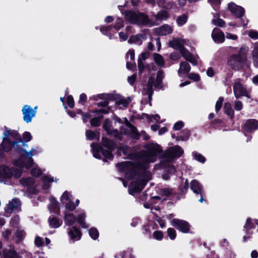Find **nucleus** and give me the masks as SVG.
<instances>
[{
  "label": "nucleus",
  "mask_w": 258,
  "mask_h": 258,
  "mask_svg": "<svg viewBox=\"0 0 258 258\" xmlns=\"http://www.w3.org/2000/svg\"><path fill=\"white\" fill-rule=\"evenodd\" d=\"M135 51L133 49H130L126 54V59L130 61H134Z\"/></svg>",
  "instance_id": "obj_50"
},
{
  "label": "nucleus",
  "mask_w": 258,
  "mask_h": 258,
  "mask_svg": "<svg viewBox=\"0 0 258 258\" xmlns=\"http://www.w3.org/2000/svg\"><path fill=\"white\" fill-rule=\"evenodd\" d=\"M248 36L252 39H258V32L254 30H250L248 32Z\"/></svg>",
  "instance_id": "obj_57"
},
{
  "label": "nucleus",
  "mask_w": 258,
  "mask_h": 258,
  "mask_svg": "<svg viewBox=\"0 0 258 258\" xmlns=\"http://www.w3.org/2000/svg\"><path fill=\"white\" fill-rule=\"evenodd\" d=\"M21 151L20 158L15 162L13 166H0V181H2L4 179L12 177L19 178L22 173L23 167H25L28 169L34 164L31 157L41 152L40 150L34 148L32 149L30 152L22 149Z\"/></svg>",
  "instance_id": "obj_2"
},
{
  "label": "nucleus",
  "mask_w": 258,
  "mask_h": 258,
  "mask_svg": "<svg viewBox=\"0 0 258 258\" xmlns=\"http://www.w3.org/2000/svg\"><path fill=\"white\" fill-rule=\"evenodd\" d=\"M190 66L186 61H182L180 63V67L178 71V74L180 77H185L189 73Z\"/></svg>",
  "instance_id": "obj_18"
},
{
  "label": "nucleus",
  "mask_w": 258,
  "mask_h": 258,
  "mask_svg": "<svg viewBox=\"0 0 258 258\" xmlns=\"http://www.w3.org/2000/svg\"><path fill=\"white\" fill-rule=\"evenodd\" d=\"M112 27L111 26H101L100 30V31L104 35H108L110 37V38H111V37L110 36V31L112 30Z\"/></svg>",
  "instance_id": "obj_42"
},
{
  "label": "nucleus",
  "mask_w": 258,
  "mask_h": 258,
  "mask_svg": "<svg viewBox=\"0 0 258 258\" xmlns=\"http://www.w3.org/2000/svg\"><path fill=\"white\" fill-rule=\"evenodd\" d=\"M153 236L156 239L160 240L163 238V233L160 231H156L153 233Z\"/></svg>",
  "instance_id": "obj_54"
},
{
  "label": "nucleus",
  "mask_w": 258,
  "mask_h": 258,
  "mask_svg": "<svg viewBox=\"0 0 258 258\" xmlns=\"http://www.w3.org/2000/svg\"><path fill=\"white\" fill-rule=\"evenodd\" d=\"M136 67V64L134 61H130V60H127L126 61V68L128 70H132Z\"/></svg>",
  "instance_id": "obj_62"
},
{
  "label": "nucleus",
  "mask_w": 258,
  "mask_h": 258,
  "mask_svg": "<svg viewBox=\"0 0 258 258\" xmlns=\"http://www.w3.org/2000/svg\"><path fill=\"white\" fill-rule=\"evenodd\" d=\"M68 234L71 239L74 241L79 240L81 236L80 230L75 227L72 229H69Z\"/></svg>",
  "instance_id": "obj_22"
},
{
  "label": "nucleus",
  "mask_w": 258,
  "mask_h": 258,
  "mask_svg": "<svg viewBox=\"0 0 258 258\" xmlns=\"http://www.w3.org/2000/svg\"><path fill=\"white\" fill-rule=\"evenodd\" d=\"M168 17V13L166 11L162 10L157 14L155 18L157 21H162L166 20Z\"/></svg>",
  "instance_id": "obj_33"
},
{
  "label": "nucleus",
  "mask_w": 258,
  "mask_h": 258,
  "mask_svg": "<svg viewBox=\"0 0 258 258\" xmlns=\"http://www.w3.org/2000/svg\"><path fill=\"white\" fill-rule=\"evenodd\" d=\"M142 35H133L130 37V39L128 40V43H135L137 45H141L142 43V40L141 39Z\"/></svg>",
  "instance_id": "obj_31"
},
{
  "label": "nucleus",
  "mask_w": 258,
  "mask_h": 258,
  "mask_svg": "<svg viewBox=\"0 0 258 258\" xmlns=\"http://www.w3.org/2000/svg\"><path fill=\"white\" fill-rule=\"evenodd\" d=\"M103 128L108 135H112L118 139H121L122 134L128 135L135 139H138L139 134L137 128L130 123L126 124L124 126L121 128L120 133L116 130H113L111 127V122L109 119H106L103 124Z\"/></svg>",
  "instance_id": "obj_4"
},
{
  "label": "nucleus",
  "mask_w": 258,
  "mask_h": 258,
  "mask_svg": "<svg viewBox=\"0 0 258 258\" xmlns=\"http://www.w3.org/2000/svg\"><path fill=\"white\" fill-rule=\"evenodd\" d=\"M155 32L158 35L163 36L171 34L173 32V29L170 25L166 24L155 29Z\"/></svg>",
  "instance_id": "obj_19"
},
{
  "label": "nucleus",
  "mask_w": 258,
  "mask_h": 258,
  "mask_svg": "<svg viewBox=\"0 0 258 258\" xmlns=\"http://www.w3.org/2000/svg\"><path fill=\"white\" fill-rule=\"evenodd\" d=\"M17 135V133L11 130H6L3 134V141L2 143V146L3 150L4 152L10 151L13 147H14L15 151L21 152V149L18 147V144L19 143H22L23 146H27L26 144L22 142L20 140V142H17L13 141V139H15V137Z\"/></svg>",
  "instance_id": "obj_6"
},
{
  "label": "nucleus",
  "mask_w": 258,
  "mask_h": 258,
  "mask_svg": "<svg viewBox=\"0 0 258 258\" xmlns=\"http://www.w3.org/2000/svg\"><path fill=\"white\" fill-rule=\"evenodd\" d=\"M86 135L88 140H92L94 139H98L99 138V134L95 133L90 130H87L86 132Z\"/></svg>",
  "instance_id": "obj_38"
},
{
  "label": "nucleus",
  "mask_w": 258,
  "mask_h": 258,
  "mask_svg": "<svg viewBox=\"0 0 258 258\" xmlns=\"http://www.w3.org/2000/svg\"><path fill=\"white\" fill-rule=\"evenodd\" d=\"M42 179L43 181V184L42 188L43 190H45V192H48V190L50 187V183L52 182H56L58 179L57 178H54L53 177L48 175H43L42 176Z\"/></svg>",
  "instance_id": "obj_16"
},
{
  "label": "nucleus",
  "mask_w": 258,
  "mask_h": 258,
  "mask_svg": "<svg viewBox=\"0 0 258 258\" xmlns=\"http://www.w3.org/2000/svg\"><path fill=\"white\" fill-rule=\"evenodd\" d=\"M16 241L18 242L21 241L25 236V232L24 230L18 229L15 234Z\"/></svg>",
  "instance_id": "obj_39"
},
{
  "label": "nucleus",
  "mask_w": 258,
  "mask_h": 258,
  "mask_svg": "<svg viewBox=\"0 0 258 258\" xmlns=\"http://www.w3.org/2000/svg\"><path fill=\"white\" fill-rule=\"evenodd\" d=\"M4 256V258H18L17 253L14 249L5 250Z\"/></svg>",
  "instance_id": "obj_37"
},
{
  "label": "nucleus",
  "mask_w": 258,
  "mask_h": 258,
  "mask_svg": "<svg viewBox=\"0 0 258 258\" xmlns=\"http://www.w3.org/2000/svg\"><path fill=\"white\" fill-rule=\"evenodd\" d=\"M131 101V100L130 98H120L116 102V104L120 109H123L128 105Z\"/></svg>",
  "instance_id": "obj_26"
},
{
  "label": "nucleus",
  "mask_w": 258,
  "mask_h": 258,
  "mask_svg": "<svg viewBox=\"0 0 258 258\" xmlns=\"http://www.w3.org/2000/svg\"><path fill=\"white\" fill-rule=\"evenodd\" d=\"M37 107L36 106L33 109L31 106L24 105L22 109L23 119L27 123L31 122L32 118L35 117Z\"/></svg>",
  "instance_id": "obj_12"
},
{
  "label": "nucleus",
  "mask_w": 258,
  "mask_h": 258,
  "mask_svg": "<svg viewBox=\"0 0 258 258\" xmlns=\"http://www.w3.org/2000/svg\"><path fill=\"white\" fill-rule=\"evenodd\" d=\"M85 214L84 213H82L78 215L77 218L78 223L82 226V227L84 228H87L88 227L85 222Z\"/></svg>",
  "instance_id": "obj_36"
},
{
  "label": "nucleus",
  "mask_w": 258,
  "mask_h": 258,
  "mask_svg": "<svg viewBox=\"0 0 258 258\" xmlns=\"http://www.w3.org/2000/svg\"><path fill=\"white\" fill-rule=\"evenodd\" d=\"M108 112V110L107 109H101L89 112L83 115V120L84 122H86L89 119L91 118L90 120L91 125L97 126L100 125L101 120L103 118L102 113L106 114Z\"/></svg>",
  "instance_id": "obj_9"
},
{
  "label": "nucleus",
  "mask_w": 258,
  "mask_h": 258,
  "mask_svg": "<svg viewBox=\"0 0 258 258\" xmlns=\"http://www.w3.org/2000/svg\"><path fill=\"white\" fill-rule=\"evenodd\" d=\"M163 77V72L162 71H159L158 72L156 81H155L154 78L151 77L149 79L148 84L144 87L142 93L144 95L148 96L150 101L153 92V87H158L162 82Z\"/></svg>",
  "instance_id": "obj_10"
},
{
  "label": "nucleus",
  "mask_w": 258,
  "mask_h": 258,
  "mask_svg": "<svg viewBox=\"0 0 258 258\" xmlns=\"http://www.w3.org/2000/svg\"><path fill=\"white\" fill-rule=\"evenodd\" d=\"M188 78L191 79L195 81H198L200 80V76L197 74L195 73H191L188 75Z\"/></svg>",
  "instance_id": "obj_60"
},
{
  "label": "nucleus",
  "mask_w": 258,
  "mask_h": 258,
  "mask_svg": "<svg viewBox=\"0 0 258 258\" xmlns=\"http://www.w3.org/2000/svg\"><path fill=\"white\" fill-rule=\"evenodd\" d=\"M156 2L159 7L164 8L167 9H171L174 6L173 2H166L165 0H156Z\"/></svg>",
  "instance_id": "obj_28"
},
{
  "label": "nucleus",
  "mask_w": 258,
  "mask_h": 258,
  "mask_svg": "<svg viewBox=\"0 0 258 258\" xmlns=\"http://www.w3.org/2000/svg\"><path fill=\"white\" fill-rule=\"evenodd\" d=\"M21 203L19 199H14L6 206L5 213L9 216L13 212H18L21 211Z\"/></svg>",
  "instance_id": "obj_11"
},
{
  "label": "nucleus",
  "mask_w": 258,
  "mask_h": 258,
  "mask_svg": "<svg viewBox=\"0 0 258 258\" xmlns=\"http://www.w3.org/2000/svg\"><path fill=\"white\" fill-rule=\"evenodd\" d=\"M123 26V21L119 18H117L116 20L115 24L114 26V28L116 31H118Z\"/></svg>",
  "instance_id": "obj_44"
},
{
  "label": "nucleus",
  "mask_w": 258,
  "mask_h": 258,
  "mask_svg": "<svg viewBox=\"0 0 258 258\" xmlns=\"http://www.w3.org/2000/svg\"><path fill=\"white\" fill-rule=\"evenodd\" d=\"M212 37L213 40L216 43H223L225 40L224 33L217 28L213 29L212 33Z\"/></svg>",
  "instance_id": "obj_17"
},
{
  "label": "nucleus",
  "mask_w": 258,
  "mask_h": 258,
  "mask_svg": "<svg viewBox=\"0 0 258 258\" xmlns=\"http://www.w3.org/2000/svg\"><path fill=\"white\" fill-rule=\"evenodd\" d=\"M31 173L33 176L37 177L42 174V172L39 167H35L32 169Z\"/></svg>",
  "instance_id": "obj_51"
},
{
  "label": "nucleus",
  "mask_w": 258,
  "mask_h": 258,
  "mask_svg": "<svg viewBox=\"0 0 258 258\" xmlns=\"http://www.w3.org/2000/svg\"><path fill=\"white\" fill-rule=\"evenodd\" d=\"M130 150L131 149L128 147L126 146H122L119 149V152L120 153V152H122L124 155H126L128 157H131V156L129 155Z\"/></svg>",
  "instance_id": "obj_45"
},
{
  "label": "nucleus",
  "mask_w": 258,
  "mask_h": 258,
  "mask_svg": "<svg viewBox=\"0 0 258 258\" xmlns=\"http://www.w3.org/2000/svg\"><path fill=\"white\" fill-rule=\"evenodd\" d=\"M183 126V123L182 121H179L175 123L174 125V129L175 130H179Z\"/></svg>",
  "instance_id": "obj_63"
},
{
  "label": "nucleus",
  "mask_w": 258,
  "mask_h": 258,
  "mask_svg": "<svg viewBox=\"0 0 258 258\" xmlns=\"http://www.w3.org/2000/svg\"><path fill=\"white\" fill-rule=\"evenodd\" d=\"M233 91L237 99L243 96L250 98L246 88L239 82L237 81L235 83L233 86Z\"/></svg>",
  "instance_id": "obj_14"
},
{
  "label": "nucleus",
  "mask_w": 258,
  "mask_h": 258,
  "mask_svg": "<svg viewBox=\"0 0 258 258\" xmlns=\"http://www.w3.org/2000/svg\"><path fill=\"white\" fill-rule=\"evenodd\" d=\"M258 121L255 119H249L244 125V130L248 132H251L257 130Z\"/></svg>",
  "instance_id": "obj_20"
},
{
  "label": "nucleus",
  "mask_w": 258,
  "mask_h": 258,
  "mask_svg": "<svg viewBox=\"0 0 258 258\" xmlns=\"http://www.w3.org/2000/svg\"><path fill=\"white\" fill-rule=\"evenodd\" d=\"M237 51V53L231 54L227 60L228 66L235 71L242 69L247 60L246 53L243 47H241Z\"/></svg>",
  "instance_id": "obj_8"
},
{
  "label": "nucleus",
  "mask_w": 258,
  "mask_h": 258,
  "mask_svg": "<svg viewBox=\"0 0 258 258\" xmlns=\"http://www.w3.org/2000/svg\"><path fill=\"white\" fill-rule=\"evenodd\" d=\"M252 60L254 66L258 67V43L252 51Z\"/></svg>",
  "instance_id": "obj_34"
},
{
  "label": "nucleus",
  "mask_w": 258,
  "mask_h": 258,
  "mask_svg": "<svg viewBox=\"0 0 258 258\" xmlns=\"http://www.w3.org/2000/svg\"><path fill=\"white\" fill-rule=\"evenodd\" d=\"M146 117L150 121H153L152 119H154L156 121L159 122V120L160 119V117L158 114H155L154 115H150L149 114H145Z\"/></svg>",
  "instance_id": "obj_52"
},
{
  "label": "nucleus",
  "mask_w": 258,
  "mask_h": 258,
  "mask_svg": "<svg viewBox=\"0 0 258 258\" xmlns=\"http://www.w3.org/2000/svg\"><path fill=\"white\" fill-rule=\"evenodd\" d=\"M67 102L68 105L70 108H73L74 107V101L72 96H68L67 99Z\"/></svg>",
  "instance_id": "obj_56"
},
{
  "label": "nucleus",
  "mask_w": 258,
  "mask_h": 258,
  "mask_svg": "<svg viewBox=\"0 0 258 258\" xmlns=\"http://www.w3.org/2000/svg\"><path fill=\"white\" fill-rule=\"evenodd\" d=\"M167 234L169 238L171 240H174L176 236V233L175 230L172 228H169L167 229Z\"/></svg>",
  "instance_id": "obj_49"
},
{
  "label": "nucleus",
  "mask_w": 258,
  "mask_h": 258,
  "mask_svg": "<svg viewBox=\"0 0 258 258\" xmlns=\"http://www.w3.org/2000/svg\"><path fill=\"white\" fill-rule=\"evenodd\" d=\"M220 15L218 14L214 15V18L212 20V24L215 26L223 27L225 25V22L219 18Z\"/></svg>",
  "instance_id": "obj_27"
},
{
  "label": "nucleus",
  "mask_w": 258,
  "mask_h": 258,
  "mask_svg": "<svg viewBox=\"0 0 258 258\" xmlns=\"http://www.w3.org/2000/svg\"><path fill=\"white\" fill-rule=\"evenodd\" d=\"M149 55V54L148 52H143L141 54V55H140V56L138 58V63L139 72L140 73H142L143 70L144 68L143 60L146 59L148 57Z\"/></svg>",
  "instance_id": "obj_25"
},
{
  "label": "nucleus",
  "mask_w": 258,
  "mask_h": 258,
  "mask_svg": "<svg viewBox=\"0 0 258 258\" xmlns=\"http://www.w3.org/2000/svg\"><path fill=\"white\" fill-rule=\"evenodd\" d=\"M154 60L159 66L162 67L164 64V60L163 57L159 54L156 53L154 55Z\"/></svg>",
  "instance_id": "obj_40"
},
{
  "label": "nucleus",
  "mask_w": 258,
  "mask_h": 258,
  "mask_svg": "<svg viewBox=\"0 0 258 258\" xmlns=\"http://www.w3.org/2000/svg\"><path fill=\"white\" fill-rule=\"evenodd\" d=\"M90 236L93 239H96L99 235V232L96 228H91L89 231Z\"/></svg>",
  "instance_id": "obj_46"
},
{
  "label": "nucleus",
  "mask_w": 258,
  "mask_h": 258,
  "mask_svg": "<svg viewBox=\"0 0 258 258\" xmlns=\"http://www.w3.org/2000/svg\"><path fill=\"white\" fill-rule=\"evenodd\" d=\"M225 112L230 117H233L234 116V111L233 110L231 105L229 102H226L224 104Z\"/></svg>",
  "instance_id": "obj_35"
},
{
  "label": "nucleus",
  "mask_w": 258,
  "mask_h": 258,
  "mask_svg": "<svg viewBox=\"0 0 258 258\" xmlns=\"http://www.w3.org/2000/svg\"><path fill=\"white\" fill-rule=\"evenodd\" d=\"M126 20L134 24L152 27L156 23L150 20L148 16L139 12L127 11L124 14Z\"/></svg>",
  "instance_id": "obj_7"
},
{
  "label": "nucleus",
  "mask_w": 258,
  "mask_h": 258,
  "mask_svg": "<svg viewBox=\"0 0 258 258\" xmlns=\"http://www.w3.org/2000/svg\"><path fill=\"white\" fill-rule=\"evenodd\" d=\"M147 152H140L136 162V164L131 161H125L118 164L116 166L120 172L124 174L128 179L136 178L128 187L129 193L134 195L140 192L144 187L147 182L151 179V174L146 170L148 164L154 162L157 158H160L161 166L167 168L170 173H174L175 168L170 164L166 165V162H169L174 158L179 157L183 153V149L179 146L169 148L162 153L161 147L157 144L151 143L147 145Z\"/></svg>",
  "instance_id": "obj_1"
},
{
  "label": "nucleus",
  "mask_w": 258,
  "mask_h": 258,
  "mask_svg": "<svg viewBox=\"0 0 258 258\" xmlns=\"http://www.w3.org/2000/svg\"><path fill=\"white\" fill-rule=\"evenodd\" d=\"M19 222V218L18 216H15L10 221V226L12 227H17Z\"/></svg>",
  "instance_id": "obj_48"
},
{
  "label": "nucleus",
  "mask_w": 258,
  "mask_h": 258,
  "mask_svg": "<svg viewBox=\"0 0 258 258\" xmlns=\"http://www.w3.org/2000/svg\"><path fill=\"white\" fill-rule=\"evenodd\" d=\"M188 40L181 38H174L169 42V45L175 49L179 50L182 56L192 65L198 64L199 58L198 55H194L184 48Z\"/></svg>",
  "instance_id": "obj_5"
},
{
  "label": "nucleus",
  "mask_w": 258,
  "mask_h": 258,
  "mask_svg": "<svg viewBox=\"0 0 258 258\" xmlns=\"http://www.w3.org/2000/svg\"><path fill=\"white\" fill-rule=\"evenodd\" d=\"M48 222L49 226L53 228H57L59 227L61 224V222H60L56 218L53 217H49L48 219Z\"/></svg>",
  "instance_id": "obj_30"
},
{
  "label": "nucleus",
  "mask_w": 258,
  "mask_h": 258,
  "mask_svg": "<svg viewBox=\"0 0 258 258\" xmlns=\"http://www.w3.org/2000/svg\"><path fill=\"white\" fill-rule=\"evenodd\" d=\"M102 142L103 147H100L97 144L95 143L92 144L91 148L93 156L96 158L100 159L101 155L100 152H101L104 156V161H107L108 160H112L113 155L112 152L115 148V143L105 138H102Z\"/></svg>",
  "instance_id": "obj_3"
},
{
  "label": "nucleus",
  "mask_w": 258,
  "mask_h": 258,
  "mask_svg": "<svg viewBox=\"0 0 258 258\" xmlns=\"http://www.w3.org/2000/svg\"><path fill=\"white\" fill-rule=\"evenodd\" d=\"M192 154L196 160L202 163L205 162L206 159L202 154L195 151L193 152Z\"/></svg>",
  "instance_id": "obj_41"
},
{
  "label": "nucleus",
  "mask_w": 258,
  "mask_h": 258,
  "mask_svg": "<svg viewBox=\"0 0 258 258\" xmlns=\"http://www.w3.org/2000/svg\"><path fill=\"white\" fill-rule=\"evenodd\" d=\"M187 20V16L186 15L183 14L177 18L176 22L179 26H182L186 22Z\"/></svg>",
  "instance_id": "obj_43"
},
{
  "label": "nucleus",
  "mask_w": 258,
  "mask_h": 258,
  "mask_svg": "<svg viewBox=\"0 0 258 258\" xmlns=\"http://www.w3.org/2000/svg\"><path fill=\"white\" fill-rule=\"evenodd\" d=\"M228 8L231 13L237 18L241 17L244 14V9L240 6L235 5L233 3L229 4Z\"/></svg>",
  "instance_id": "obj_15"
},
{
  "label": "nucleus",
  "mask_w": 258,
  "mask_h": 258,
  "mask_svg": "<svg viewBox=\"0 0 258 258\" xmlns=\"http://www.w3.org/2000/svg\"><path fill=\"white\" fill-rule=\"evenodd\" d=\"M190 188L196 195L202 196L203 189L201 183L197 180H193L190 183Z\"/></svg>",
  "instance_id": "obj_21"
},
{
  "label": "nucleus",
  "mask_w": 258,
  "mask_h": 258,
  "mask_svg": "<svg viewBox=\"0 0 258 258\" xmlns=\"http://www.w3.org/2000/svg\"><path fill=\"white\" fill-rule=\"evenodd\" d=\"M226 37L228 39H231L233 40H236L238 38V36L236 35L228 32L226 33Z\"/></svg>",
  "instance_id": "obj_61"
},
{
  "label": "nucleus",
  "mask_w": 258,
  "mask_h": 258,
  "mask_svg": "<svg viewBox=\"0 0 258 258\" xmlns=\"http://www.w3.org/2000/svg\"><path fill=\"white\" fill-rule=\"evenodd\" d=\"M64 205L66 209L70 211H74L76 208V205H75V203L72 201L66 203Z\"/></svg>",
  "instance_id": "obj_47"
},
{
  "label": "nucleus",
  "mask_w": 258,
  "mask_h": 258,
  "mask_svg": "<svg viewBox=\"0 0 258 258\" xmlns=\"http://www.w3.org/2000/svg\"><path fill=\"white\" fill-rule=\"evenodd\" d=\"M64 221L67 225H73L76 221V219L75 215L71 213L64 212Z\"/></svg>",
  "instance_id": "obj_24"
},
{
  "label": "nucleus",
  "mask_w": 258,
  "mask_h": 258,
  "mask_svg": "<svg viewBox=\"0 0 258 258\" xmlns=\"http://www.w3.org/2000/svg\"><path fill=\"white\" fill-rule=\"evenodd\" d=\"M42 239L39 236H36L35 239V244L37 247H40L43 244Z\"/></svg>",
  "instance_id": "obj_58"
},
{
  "label": "nucleus",
  "mask_w": 258,
  "mask_h": 258,
  "mask_svg": "<svg viewBox=\"0 0 258 258\" xmlns=\"http://www.w3.org/2000/svg\"><path fill=\"white\" fill-rule=\"evenodd\" d=\"M72 196L68 191H65L60 198V201L63 204L72 201Z\"/></svg>",
  "instance_id": "obj_32"
},
{
  "label": "nucleus",
  "mask_w": 258,
  "mask_h": 258,
  "mask_svg": "<svg viewBox=\"0 0 258 258\" xmlns=\"http://www.w3.org/2000/svg\"><path fill=\"white\" fill-rule=\"evenodd\" d=\"M234 108L236 111H240L243 108L242 103L240 101H236L234 103Z\"/></svg>",
  "instance_id": "obj_55"
},
{
  "label": "nucleus",
  "mask_w": 258,
  "mask_h": 258,
  "mask_svg": "<svg viewBox=\"0 0 258 258\" xmlns=\"http://www.w3.org/2000/svg\"><path fill=\"white\" fill-rule=\"evenodd\" d=\"M171 225L183 233H187L189 231L190 225L186 221L173 219L170 221Z\"/></svg>",
  "instance_id": "obj_13"
},
{
  "label": "nucleus",
  "mask_w": 258,
  "mask_h": 258,
  "mask_svg": "<svg viewBox=\"0 0 258 258\" xmlns=\"http://www.w3.org/2000/svg\"><path fill=\"white\" fill-rule=\"evenodd\" d=\"M50 204L48 206V209L50 212H53L55 213L56 211L59 209L58 205L57 202L53 198H50Z\"/></svg>",
  "instance_id": "obj_29"
},
{
  "label": "nucleus",
  "mask_w": 258,
  "mask_h": 258,
  "mask_svg": "<svg viewBox=\"0 0 258 258\" xmlns=\"http://www.w3.org/2000/svg\"><path fill=\"white\" fill-rule=\"evenodd\" d=\"M20 182L22 185L24 186H28L29 189V191L32 193L35 194L36 192L35 191H33L31 189V186L33 185L34 183V180L33 178L28 177V178H22L20 180Z\"/></svg>",
  "instance_id": "obj_23"
},
{
  "label": "nucleus",
  "mask_w": 258,
  "mask_h": 258,
  "mask_svg": "<svg viewBox=\"0 0 258 258\" xmlns=\"http://www.w3.org/2000/svg\"><path fill=\"white\" fill-rule=\"evenodd\" d=\"M121 258H134L131 253L129 251H124L121 255Z\"/></svg>",
  "instance_id": "obj_64"
},
{
  "label": "nucleus",
  "mask_w": 258,
  "mask_h": 258,
  "mask_svg": "<svg viewBox=\"0 0 258 258\" xmlns=\"http://www.w3.org/2000/svg\"><path fill=\"white\" fill-rule=\"evenodd\" d=\"M223 101V98L222 97H220L218 101H217L215 105V109L216 112H218L220 110L222 105Z\"/></svg>",
  "instance_id": "obj_53"
},
{
  "label": "nucleus",
  "mask_w": 258,
  "mask_h": 258,
  "mask_svg": "<svg viewBox=\"0 0 258 258\" xmlns=\"http://www.w3.org/2000/svg\"><path fill=\"white\" fill-rule=\"evenodd\" d=\"M23 138L26 142H28L31 141L32 137L29 132H26L23 134Z\"/></svg>",
  "instance_id": "obj_59"
}]
</instances>
